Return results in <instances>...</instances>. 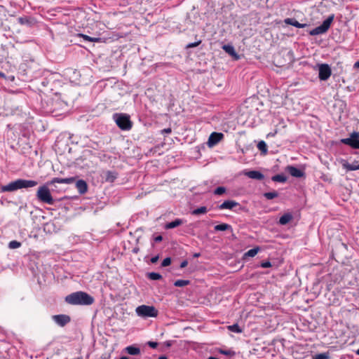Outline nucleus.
I'll list each match as a JSON object with an SVG mask.
<instances>
[{"instance_id":"nucleus-50","label":"nucleus","mask_w":359,"mask_h":359,"mask_svg":"<svg viewBox=\"0 0 359 359\" xmlns=\"http://www.w3.org/2000/svg\"><path fill=\"white\" fill-rule=\"evenodd\" d=\"M90 41H97V39H95V38L91 37Z\"/></svg>"},{"instance_id":"nucleus-16","label":"nucleus","mask_w":359,"mask_h":359,"mask_svg":"<svg viewBox=\"0 0 359 359\" xmlns=\"http://www.w3.org/2000/svg\"><path fill=\"white\" fill-rule=\"evenodd\" d=\"M287 170L292 177H302L304 175L302 170L292 165L287 166Z\"/></svg>"},{"instance_id":"nucleus-49","label":"nucleus","mask_w":359,"mask_h":359,"mask_svg":"<svg viewBox=\"0 0 359 359\" xmlns=\"http://www.w3.org/2000/svg\"><path fill=\"white\" fill-rule=\"evenodd\" d=\"M120 359H130V358L126 356H122L120 358Z\"/></svg>"},{"instance_id":"nucleus-1","label":"nucleus","mask_w":359,"mask_h":359,"mask_svg":"<svg viewBox=\"0 0 359 359\" xmlns=\"http://www.w3.org/2000/svg\"><path fill=\"white\" fill-rule=\"evenodd\" d=\"M38 182L34 180H27L23 179H18L15 181L11 182L9 184L2 186L0 188L1 193L12 192L20 189H27L36 186Z\"/></svg>"},{"instance_id":"nucleus-18","label":"nucleus","mask_w":359,"mask_h":359,"mask_svg":"<svg viewBox=\"0 0 359 359\" xmlns=\"http://www.w3.org/2000/svg\"><path fill=\"white\" fill-rule=\"evenodd\" d=\"M18 20L20 25H27L29 27H32L35 22L34 18L27 16L20 17L18 19Z\"/></svg>"},{"instance_id":"nucleus-23","label":"nucleus","mask_w":359,"mask_h":359,"mask_svg":"<svg viewBox=\"0 0 359 359\" xmlns=\"http://www.w3.org/2000/svg\"><path fill=\"white\" fill-rule=\"evenodd\" d=\"M214 229H215V231H228V230H230L231 231H232L231 226L228 224H225V223L217 224V225L215 226Z\"/></svg>"},{"instance_id":"nucleus-4","label":"nucleus","mask_w":359,"mask_h":359,"mask_svg":"<svg viewBox=\"0 0 359 359\" xmlns=\"http://www.w3.org/2000/svg\"><path fill=\"white\" fill-rule=\"evenodd\" d=\"M136 314L143 318H156L158 311L154 306L141 305L135 309Z\"/></svg>"},{"instance_id":"nucleus-13","label":"nucleus","mask_w":359,"mask_h":359,"mask_svg":"<svg viewBox=\"0 0 359 359\" xmlns=\"http://www.w3.org/2000/svg\"><path fill=\"white\" fill-rule=\"evenodd\" d=\"M342 167L347 172L359 170V162L354 161L352 163H349L346 161H342Z\"/></svg>"},{"instance_id":"nucleus-22","label":"nucleus","mask_w":359,"mask_h":359,"mask_svg":"<svg viewBox=\"0 0 359 359\" xmlns=\"http://www.w3.org/2000/svg\"><path fill=\"white\" fill-rule=\"evenodd\" d=\"M118 174L116 172L113 171H107L104 173V178L106 182H113L117 178Z\"/></svg>"},{"instance_id":"nucleus-6","label":"nucleus","mask_w":359,"mask_h":359,"mask_svg":"<svg viewBox=\"0 0 359 359\" xmlns=\"http://www.w3.org/2000/svg\"><path fill=\"white\" fill-rule=\"evenodd\" d=\"M334 18V15L332 14L320 26L313 29L309 32L311 36H316L326 33L330 27Z\"/></svg>"},{"instance_id":"nucleus-39","label":"nucleus","mask_w":359,"mask_h":359,"mask_svg":"<svg viewBox=\"0 0 359 359\" xmlns=\"http://www.w3.org/2000/svg\"><path fill=\"white\" fill-rule=\"evenodd\" d=\"M148 345L153 348H156L158 346V343L155 341H149Z\"/></svg>"},{"instance_id":"nucleus-26","label":"nucleus","mask_w":359,"mask_h":359,"mask_svg":"<svg viewBox=\"0 0 359 359\" xmlns=\"http://www.w3.org/2000/svg\"><path fill=\"white\" fill-rule=\"evenodd\" d=\"M228 330L235 333H241L243 330L239 327L238 324H233L227 327Z\"/></svg>"},{"instance_id":"nucleus-7","label":"nucleus","mask_w":359,"mask_h":359,"mask_svg":"<svg viewBox=\"0 0 359 359\" xmlns=\"http://www.w3.org/2000/svg\"><path fill=\"white\" fill-rule=\"evenodd\" d=\"M341 142L353 149H359V133L353 132L349 137L342 139Z\"/></svg>"},{"instance_id":"nucleus-46","label":"nucleus","mask_w":359,"mask_h":359,"mask_svg":"<svg viewBox=\"0 0 359 359\" xmlns=\"http://www.w3.org/2000/svg\"><path fill=\"white\" fill-rule=\"evenodd\" d=\"M354 67L359 68V60L354 64Z\"/></svg>"},{"instance_id":"nucleus-10","label":"nucleus","mask_w":359,"mask_h":359,"mask_svg":"<svg viewBox=\"0 0 359 359\" xmlns=\"http://www.w3.org/2000/svg\"><path fill=\"white\" fill-rule=\"evenodd\" d=\"M224 137L222 133L213 132L208 138V144L209 147H212L219 143Z\"/></svg>"},{"instance_id":"nucleus-2","label":"nucleus","mask_w":359,"mask_h":359,"mask_svg":"<svg viewBox=\"0 0 359 359\" xmlns=\"http://www.w3.org/2000/svg\"><path fill=\"white\" fill-rule=\"evenodd\" d=\"M65 302L71 305H89L90 295L84 292H75L66 296Z\"/></svg>"},{"instance_id":"nucleus-3","label":"nucleus","mask_w":359,"mask_h":359,"mask_svg":"<svg viewBox=\"0 0 359 359\" xmlns=\"http://www.w3.org/2000/svg\"><path fill=\"white\" fill-rule=\"evenodd\" d=\"M50 184L46 183L45 184L39 187L36 192V197L41 202L45 203L48 205H53L54 200L51 196L49 186Z\"/></svg>"},{"instance_id":"nucleus-44","label":"nucleus","mask_w":359,"mask_h":359,"mask_svg":"<svg viewBox=\"0 0 359 359\" xmlns=\"http://www.w3.org/2000/svg\"><path fill=\"white\" fill-rule=\"evenodd\" d=\"M163 240V237L161 236H158L154 238L156 242H161Z\"/></svg>"},{"instance_id":"nucleus-17","label":"nucleus","mask_w":359,"mask_h":359,"mask_svg":"<svg viewBox=\"0 0 359 359\" xmlns=\"http://www.w3.org/2000/svg\"><path fill=\"white\" fill-rule=\"evenodd\" d=\"M238 205H239V203L234 201H225L219 206V208L220 210H224V209L231 210Z\"/></svg>"},{"instance_id":"nucleus-24","label":"nucleus","mask_w":359,"mask_h":359,"mask_svg":"<svg viewBox=\"0 0 359 359\" xmlns=\"http://www.w3.org/2000/svg\"><path fill=\"white\" fill-rule=\"evenodd\" d=\"M126 353L130 355H137L140 353V349L138 347L134 346H129L125 348Z\"/></svg>"},{"instance_id":"nucleus-30","label":"nucleus","mask_w":359,"mask_h":359,"mask_svg":"<svg viewBox=\"0 0 359 359\" xmlns=\"http://www.w3.org/2000/svg\"><path fill=\"white\" fill-rule=\"evenodd\" d=\"M190 281L189 280H177L174 283V285L176 287H184L189 285Z\"/></svg>"},{"instance_id":"nucleus-15","label":"nucleus","mask_w":359,"mask_h":359,"mask_svg":"<svg viewBox=\"0 0 359 359\" xmlns=\"http://www.w3.org/2000/svg\"><path fill=\"white\" fill-rule=\"evenodd\" d=\"M76 187L79 194H85L88 190V184L83 180H75Z\"/></svg>"},{"instance_id":"nucleus-34","label":"nucleus","mask_w":359,"mask_h":359,"mask_svg":"<svg viewBox=\"0 0 359 359\" xmlns=\"http://www.w3.org/2000/svg\"><path fill=\"white\" fill-rule=\"evenodd\" d=\"M21 246V243L17 241H12L8 243V248L10 249H16Z\"/></svg>"},{"instance_id":"nucleus-36","label":"nucleus","mask_w":359,"mask_h":359,"mask_svg":"<svg viewBox=\"0 0 359 359\" xmlns=\"http://www.w3.org/2000/svg\"><path fill=\"white\" fill-rule=\"evenodd\" d=\"M170 264H171V258L166 257L163 260V262L161 263V266L165 267V266L170 265Z\"/></svg>"},{"instance_id":"nucleus-29","label":"nucleus","mask_w":359,"mask_h":359,"mask_svg":"<svg viewBox=\"0 0 359 359\" xmlns=\"http://www.w3.org/2000/svg\"><path fill=\"white\" fill-rule=\"evenodd\" d=\"M264 196L268 200H271V199H273V198L278 197V194L276 191H273L271 192H266L264 194Z\"/></svg>"},{"instance_id":"nucleus-9","label":"nucleus","mask_w":359,"mask_h":359,"mask_svg":"<svg viewBox=\"0 0 359 359\" xmlns=\"http://www.w3.org/2000/svg\"><path fill=\"white\" fill-rule=\"evenodd\" d=\"M53 320L59 326L64 327L71 320L69 316L65 314L54 315L52 316Z\"/></svg>"},{"instance_id":"nucleus-27","label":"nucleus","mask_w":359,"mask_h":359,"mask_svg":"<svg viewBox=\"0 0 359 359\" xmlns=\"http://www.w3.org/2000/svg\"><path fill=\"white\" fill-rule=\"evenodd\" d=\"M208 211L207 208L205 206H201L198 208L192 211V215H198L201 214H205Z\"/></svg>"},{"instance_id":"nucleus-37","label":"nucleus","mask_w":359,"mask_h":359,"mask_svg":"<svg viewBox=\"0 0 359 359\" xmlns=\"http://www.w3.org/2000/svg\"><path fill=\"white\" fill-rule=\"evenodd\" d=\"M201 43V40H199L197 42L190 43L187 44L186 48H195V47L199 46Z\"/></svg>"},{"instance_id":"nucleus-11","label":"nucleus","mask_w":359,"mask_h":359,"mask_svg":"<svg viewBox=\"0 0 359 359\" xmlns=\"http://www.w3.org/2000/svg\"><path fill=\"white\" fill-rule=\"evenodd\" d=\"M75 180H76V177H66V178L54 177L50 181L48 182V184H50L52 185L55 183L70 184H72L73 182H74Z\"/></svg>"},{"instance_id":"nucleus-43","label":"nucleus","mask_w":359,"mask_h":359,"mask_svg":"<svg viewBox=\"0 0 359 359\" xmlns=\"http://www.w3.org/2000/svg\"><path fill=\"white\" fill-rule=\"evenodd\" d=\"M158 260V256H155L151 259V262L153 264L156 263Z\"/></svg>"},{"instance_id":"nucleus-48","label":"nucleus","mask_w":359,"mask_h":359,"mask_svg":"<svg viewBox=\"0 0 359 359\" xmlns=\"http://www.w3.org/2000/svg\"><path fill=\"white\" fill-rule=\"evenodd\" d=\"M0 77L4 78L5 77V74L3 72H0Z\"/></svg>"},{"instance_id":"nucleus-19","label":"nucleus","mask_w":359,"mask_h":359,"mask_svg":"<svg viewBox=\"0 0 359 359\" xmlns=\"http://www.w3.org/2000/svg\"><path fill=\"white\" fill-rule=\"evenodd\" d=\"M285 22L287 25H292L297 28H304L307 26L306 24H302L299 23L296 19L294 18H286L285 20Z\"/></svg>"},{"instance_id":"nucleus-25","label":"nucleus","mask_w":359,"mask_h":359,"mask_svg":"<svg viewBox=\"0 0 359 359\" xmlns=\"http://www.w3.org/2000/svg\"><path fill=\"white\" fill-rule=\"evenodd\" d=\"M259 250V247H256V248H254L252 249H250V250H249L248 252H246L244 254V257H255L257 254Z\"/></svg>"},{"instance_id":"nucleus-54","label":"nucleus","mask_w":359,"mask_h":359,"mask_svg":"<svg viewBox=\"0 0 359 359\" xmlns=\"http://www.w3.org/2000/svg\"><path fill=\"white\" fill-rule=\"evenodd\" d=\"M74 74H79V73H78V72H76V71H74Z\"/></svg>"},{"instance_id":"nucleus-20","label":"nucleus","mask_w":359,"mask_h":359,"mask_svg":"<svg viewBox=\"0 0 359 359\" xmlns=\"http://www.w3.org/2000/svg\"><path fill=\"white\" fill-rule=\"evenodd\" d=\"M293 216L291 213L287 212L281 216L279 219V224L281 225H285L292 221Z\"/></svg>"},{"instance_id":"nucleus-47","label":"nucleus","mask_w":359,"mask_h":359,"mask_svg":"<svg viewBox=\"0 0 359 359\" xmlns=\"http://www.w3.org/2000/svg\"><path fill=\"white\" fill-rule=\"evenodd\" d=\"M158 359H168L166 356L162 355L160 356Z\"/></svg>"},{"instance_id":"nucleus-53","label":"nucleus","mask_w":359,"mask_h":359,"mask_svg":"<svg viewBox=\"0 0 359 359\" xmlns=\"http://www.w3.org/2000/svg\"><path fill=\"white\" fill-rule=\"evenodd\" d=\"M356 354L359 355V348L356 351Z\"/></svg>"},{"instance_id":"nucleus-42","label":"nucleus","mask_w":359,"mask_h":359,"mask_svg":"<svg viewBox=\"0 0 359 359\" xmlns=\"http://www.w3.org/2000/svg\"><path fill=\"white\" fill-rule=\"evenodd\" d=\"M187 264L188 262L187 260H184L180 264V268H184L187 266Z\"/></svg>"},{"instance_id":"nucleus-31","label":"nucleus","mask_w":359,"mask_h":359,"mask_svg":"<svg viewBox=\"0 0 359 359\" xmlns=\"http://www.w3.org/2000/svg\"><path fill=\"white\" fill-rule=\"evenodd\" d=\"M147 276L149 279L153 280H157L162 278V276L160 273L156 272L149 273Z\"/></svg>"},{"instance_id":"nucleus-40","label":"nucleus","mask_w":359,"mask_h":359,"mask_svg":"<svg viewBox=\"0 0 359 359\" xmlns=\"http://www.w3.org/2000/svg\"><path fill=\"white\" fill-rule=\"evenodd\" d=\"M171 132H172V130L170 128H165L161 130L162 134H170V133H171Z\"/></svg>"},{"instance_id":"nucleus-21","label":"nucleus","mask_w":359,"mask_h":359,"mask_svg":"<svg viewBox=\"0 0 359 359\" xmlns=\"http://www.w3.org/2000/svg\"><path fill=\"white\" fill-rule=\"evenodd\" d=\"M184 224V221L182 219H176L171 222H168L165 225V229H170L177 227Z\"/></svg>"},{"instance_id":"nucleus-8","label":"nucleus","mask_w":359,"mask_h":359,"mask_svg":"<svg viewBox=\"0 0 359 359\" xmlns=\"http://www.w3.org/2000/svg\"><path fill=\"white\" fill-rule=\"evenodd\" d=\"M318 77L321 81H327L332 74V70L327 64H321L319 65Z\"/></svg>"},{"instance_id":"nucleus-41","label":"nucleus","mask_w":359,"mask_h":359,"mask_svg":"<svg viewBox=\"0 0 359 359\" xmlns=\"http://www.w3.org/2000/svg\"><path fill=\"white\" fill-rule=\"evenodd\" d=\"M79 36L83 38L85 41H90V36L88 35L80 34H79Z\"/></svg>"},{"instance_id":"nucleus-51","label":"nucleus","mask_w":359,"mask_h":359,"mask_svg":"<svg viewBox=\"0 0 359 359\" xmlns=\"http://www.w3.org/2000/svg\"><path fill=\"white\" fill-rule=\"evenodd\" d=\"M199 256H200V254H199V253H196V254L194 255V257H199Z\"/></svg>"},{"instance_id":"nucleus-45","label":"nucleus","mask_w":359,"mask_h":359,"mask_svg":"<svg viewBox=\"0 0 359 359\" xmlns=\"http://www.w3.org/2000/svg\"><path fill=\"white\" fill-rule=\"evenodd\" d=\"M139 252V248H135L133 250V252L137 254V252Z\"/></svg>"},{"instance_id":"nucleus-32","label":"nucleus","mask_w":359,"mask_h":359,"mask_svg":"<svg viewBox=\"0 0 359 359\" xmlns=\"http://www.w3.org/2000/svg\"><path fill=\"white\" fill-rule=\"evenodd\" d=\"M329 352L315 355L312 359H330Z\"/></svg>"},{"instance_id":"nucleus-28","label":"nucleus","mask_w":359,"mask_h":359,"mask_svg":"<svg viewBox=\"0 0 359 359\" xmlns=\"http://www.w3.org/2000/svg\"><path fill=\"white\" fill-rule=\"evenodd\" d=\"M272 180L273 182H285L287 180V177L283 175H276L272 177Z\"/></svg>"},{"instance_id":"nucleus-5","label":"nucleus","mask_w":359,"mask_h":359,"mask_svg":"<svg viewBox=\"0 0 359 359\" xmlns=\"http://www.w3.org/2000/svg\"><path fill=\"white\" fill-rule=\"evenodd\" d=\"M116 125L123 130H129L132 128L133 123L130 116L126 114H116L114 115Z\"/></svg>"},{"instance_id":"nucleus-35","label":"nucleus","mask_w":359,"mask_h":359,"mask_svg":"<svg viewBox=\"0 0 359 359\" xmlns=\"http://www.w3.org/2000/svg\"><path fill=\"white\" fill-rule=\"evenodd\" d=\"M225 191H226L225 187H218L217 188H216L215 189L214 194L215 195H222L224 193H225Z\"/></svg>"},{"instance_id":"nucleus-52","label":"nucleus","mask_w":359,"mask_h":359,"mask_svg":"<svg viewBox=\"0 0 359 359\" xmlns=\"http://www.w3.org/2000/svg\"><path fill=\"white\" fill-rule=\"evenodd\" d=\"M208 359H218V358H215V357H212V356H211V357H209V358H208Z\"/></svg>"},{"instance_id":"nucleus-55","label":"nucleus","mask_w":359,"mask_h":359,"mask_svg":"<svg viewBox=\"0 0 359 359\" xmlns=\"http://www.w3.org/2000/svg\"><path fill=\"white\" fill-rule=\"evenodd\" d=\"M90 301H91V304L93 302V299L91 297L90 299Z\"/></svg>"},{"instance_id":"nucleus-14","label":"nucleus","mask_w":359,"mask_h":359,"mask_svg":"<svg viewBox=\"0 0 359 359\" xmlns=\"http://www.w3.org/2000/svg\"><path fill=\"white\" fill-rule=\"evenodd\" d=\"M245 175L250 179L262 180L264 178V175L257 170H250L245 172Z\"/></svg>"},{"instance_id":"nucleus-12","label":"nucleus","mask_w":359,"mask_h":359,"mask_svg":"<svg viewBox=\"0 0 359 359\" xmlns=\"http://www.w3.org/2000/svg\"><path fill=\"white\" fill-rule=\"evenodd\" d=\"M222 49L231 56L234 60H238L240 59V55L236 52L233 46L229 44L224 45Z\"/></svg>"},{"instance_id":"nucleus-33","label":"nucleus","mask_w":359,"mask_h":359,"mask_svg":"<svg viewBox=\"0 0 359 359\" xmlns=\"http://www.w3.org/2000/svg\"><path fill=\"white\" fill-rule=\"evenodd\" d=\"M257 148L262 151L263 153L266 154L267 152V146L265 142L260 141L257 144Z\"/></svg>"},{"instance_id":"nucleus-38","label":"nucleus","mask_w":359,"mask_h":359,"mask_svg":"<svg viewBox=\"0 0 359 359\" xmlns=\"http://www.w3.org/2000/svg\"><path fill=\"white\" fill-rule=\"evenodd\" d=\"M261 266L262 268H269L271 266V263L269 261L263 262L261 263Z\"/></svg>"}]
</instances>
